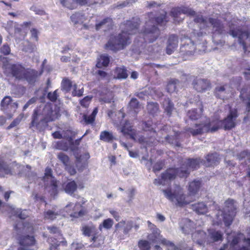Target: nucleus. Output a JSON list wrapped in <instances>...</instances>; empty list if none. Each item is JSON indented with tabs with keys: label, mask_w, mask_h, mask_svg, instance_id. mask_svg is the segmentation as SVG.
<instances>
[{
	"label": "nucleus",
	"mask_w": 250,
	"mask_h": 250,
	"mask_svg": "<svg viewBox=\"0 0 250 250\" xmlns=\"http://www.w3.org/2000/svg\"><path fill=\"white\" fill-rule=\"evenodd\" d=\"M139 22V20L134 19L133 21H128L126 23L122 24V33L111 35L105 44V47L115 51L124 49L130 43L129 35L137 33Z\"/></svg>",
	"instance_id": "nucleus-1"
},
{
	"label": "nucleus",
	"mask_w": 250,
	"mask_h": 250,
	"mask_svg": "<svg viewBox=\"0 0 250 250\" xmlns=\"http://www.w3.org/2000/svg\"><path fill=\"white\" fill-rule=\"evenodd\" d=\"M119 129L125 136L128 135L132 139L135 141H138L140 143L144 142L145 138L138 135L134 130L132 129V126L130 125V124L128 122H125L121 127L119 128Z\"/></svg>",
	"instance_id": "nucleus-12"
},
{
	"label": "nucleus",
	"mask_w": 250,
	"mask_h": 250,
	"mask_svg": "<svg viewBox=\"0 0 250 250\" xmlns=\"http://www.w3.org/2000/svg\"><path fill=\"white\" fill-rule=\"evenodd\" d=\"M138 247L141 250H150L151 248L150 243L146 240H144L139 241Z\"/></svg>",
	"instance_id": "nucleus-48"
},
{
	"label": "nucleus",
	"mask_w": 250,
	"mask_h": 250,
	"mask_svg": "<svg viewBox=\"0 0 250 250\" xmlns=\"http://www.w3.org/2000/svg\"><path fill=\"white\" fill-rule=\"evenodd\" d=\"M215 95L223 100L227 99L231 95V88L228 84L218 85L215 89Z\"/></svg>",
	"instance_id": "nucleus-15"
},
{
	"label": "nucleus",
	"mask_w": 250,
	"mask_h": 250,
	"mask_svg": "<svg viewBox=\"0 0 250 250\" xmlns=\"http://www.w3.org/2000/svg\"><path fill=\"white\" fill-rule=\"evenodd\" d=\"M77 85L76 84H74L73 86V91H72V95L74 96H78L80 97L83 95V88H81L77 90Z\"/></svg>",
	"instance_id": "nucleus-56"
},
{
	"label": "nucleus",
	"mask_w": 250,
	"mask_h": 250,
	"mask_svg": "<svg viewBox=\"0 0 250 250\" xmlns=\"http://www.w3.org/2000/svg\"><path fill=\"white\" fill-rule=\"evenodd\" d=\"M165 21H166L165 13L155 20L152 19L147 21L142 31L144 40L149 42H153L156 40L160 35V31L155 27V22L161 24Z\"/></svg>",
	"instance_id": "nucleus-6"
},
{
	"label": "nucleus",
	"mask_w": 250,
	"mask_h": 250,
	"mask_svg": "<svg viewBox=\"0 0 250 250\" xmlns=\"http://www.w3.org/2000/svg\"><path fill=\"white\" fill-rule=\"evenodd\" d=\"M66 170L68 171V172L71 175H73L76 174V171L73 167L70 166L69 164L67 166L65 167Z\"/></svg>",
	"instance_id": "nucleus-59"
},
{
	"label": "nucleus",
	"mask_w": 250,
	"mask_h": 250,
	"mask_svg": "<svg viewBox=\"0 0 250 250\" xmlns=\"http://www.w3.org/2000/svg\"><path fill=\"white\" fill-rule=\"evenodd\" d=\"M61 215H64L61 211H55L49 210L44 213V218L50 220H54Z\"/></svg>",
	"instance_id": "nucleus-29"
},
{
	"label": "nucleus",
	"mask_w": 250,
	"mask_h": 250,
	"mask_svg": "<svg viewBox=\"0 0 250 250\" xmlns=\"http://www.w3.org/2000/svg\"><path fill=\"white\" fill-rule=\"evenodd\" d=\"M47 97L51 101H55L57 98V90H55L52 93L49 92L48 94Z\"/></svg>",
	"instance_id": "nucleus-60"
},
{
	"label": "nucleus",
	"mask_w": 250,
	"mask_h": 250,
	"mask_svg": "<svg viewBox=\"0 0 250 250\" xmlns=\"http://www.w3.org/2000/svg\"><path fill=\"white\" fill-rule=\"evenodd\" d=\"M237 117V110L235 109H230L229 113L227 117L223 121H216L215 123L207 121L204 124H196V128H189L190 132L193 135H196L206 132H214L218 129V125L221 123L225 130L230 129L236 125L235 120Z\"/></svg>",
	"instance_id": "nucleus-4"
},
{
	"label": "nucleus",
	"mask_w": 250,
	"mask_h": 250,
	"mask_svg": "<svg viewBox=\"0 0 250 250\" xmlns=\"http://www.w3.org/2000/svg\"><path fill=\"white\" fill-rule=\"evenodd\" d=\"M193 87L197 91L203 92L210 88L209 82L205 79H197L193 83Z\"/></svg>",
	"instance_id": "nucleus-21"
},
{
	"label": "nucleus",
	"mask_w": 250,
	"mask_h": 250,
	"mask_svg": "<svg viewBox=\"0 0 250 250\" xmlns=\"http://www.w3.org/2000/svg\"><path fill=\"white\" fill-rule=\"evenodd\" d=\"M161 244L165 246L167 248V250H181L175 246L172 242L165 238L161 239Z\"/></svg>",
	"instance_id": "nucleus-45"
},
{
	"label": "nucleus",
	"mask_w": 250,
	"mask_h": 250,
	"mask_svg": "<svg viewBox=\"0 0 250 250\" xmlns=\"http://www.w3.org/2000/svg\"><path fill=\"white\" fill-rule=\"evenodd\" d=\"M236 204L232 199H229L225 202V207L224 211L219 210L217 214L218 224L222 221L226 226H229L232 223L233 218L235 215Z\"/></svg>",
	"instance_id": "nucleus-8"
},
{
	"label": "nucleus",
	"mask_w": 250,
	"mask_h": 250,
	"mask_svg": "<svg viewBox=\"0 0 250 250\" xmlns=\"http://www.w3.org/2000/svg\"><path fill=\"white\" fill-rule=\"evenodd\" d=\"M1 109L7 115L8 119H11L18 107V104L13 102L10 96H5L2 100L1 103Z\"/></svg>",
	"instance_id": "nucleus-10"
},
{
	"label": "nucleus",
	"mask_w": 250,
	"mask_h": 250,
	"mask_svg": "<svg viewBox=\"0 0 250 250\" xmlns=\"http://www.w3.org/2000/svg\"><path fill=\"white\" fill-rule=\"evenodd\" d=\"M199 161L197 159H188L184 162V164L180 167V169L169 168L162 174L161 179L154 180V184L156 185H165L168 181L175 178L177 175L181 177H187L191 169L198 168Z\"/></svg>",
	"instance_id": "nucleus-5"
},
{
	"label": "nucleus",
	"mask_w": 250,
	"mask_h": 250,
	"mask_svg": "<svg viewBox=\"0 0 250 250\" xmlns=\"http://www.w3.org/2000/svg\"><path fill=\"white\" fill-rule=\"evenodd\" d=\"M100 139L101 140L106 142H111L116 140L115 137L111 132L107 131H104L101 132Z\"/></svg>",
	"instance_id": "nucleus-31"
},
{
	"label": "nucleus",
	"mask_w": 250,
	"mask_h": 250,
	"mask_svg": "<svg viewBox=\"0 0 250 250\" xmlns=\"http://www.w3.org/2000/svg\"><path fill=\"white\" fill-rule=\"evenodd\" d=\"M201 185L199 181H193L190 183L188 187L189 195L186 197L182 188L179 186H176L174 188H167L163 191L165 197L181 206L189 204L192 201V196L194 195L198 191Z\"/></svg>",
	"instance_id": "nucleus-3"
},
{
	"label": "nucleus",
	"mask_w": 250,
	"mask_h": 250,
	"mask_svg": "<svg viewBox=\"0 0 250 250\" xmlns=\"http://www.w3.org/2000/svg\"><path fill=\"white\" fill-rule=\"evenodd\" d=\"M182 46L180 47V53L183 56H190L193 54L195 47L190 39L184 37L181 39Z\"/></svg>",
	"instance_id": "nucleus-14"
},
{
	"label": "nucleus",
	"mask_w": 250,
	"mask_h": 250,
	"mask_svg": "<svg viewBox=\"0 0 250 250\" xmlns=\"http://www.w3.org/2000/svg\"><path fill=\"white\" fill-rule=\"evenodd\" d=\"M207 234L202 230L196 231L192 234V237L194 242H196L200 245L207 241Z\"/></svg>",
	"instance_id": "nucleus-25"
},
{
	"label": "nucleus",
	"mask_w": 250,
	"mask_h": 250,
	"mask_svg": "<svg viewBox=\"0 0 250 250\" xmlns=\"http://www.w3.org/2000/svg\"><path fill=\"white\" fill-rule=\"evenodd\" d=\"M35 244V239L33 237L26 236L23 237L20 240V247L18 250H33L31 247Z\"/></svg>",
	"instance_id": "nucleus-20"
},
{
	"label": "nucleus",
	"mask_w": 250,
	"mask_h": 250,
	"mask_svg": "<svg viewBox=\"0 0 250 250\" xmlns=\"http://www.w3.org/2000/svg\"><path fill=\"white\" fill-rule=\"evenodd\" d=\"M92 97L89 96L85 97L82 100L80 101V104L82 106L86 107L88 106Z\"/></svg>",
	"instance_id": "nucleus-57"
},
{
	"label": "nucleus",
	"mask_w": 250,
	"mask_h": 250,
	"mask_svg": "<svg viewBox=\"0 0 250 250\" xmlns=\"http://www.w3.org/2000/svg\"><path fill=\"white\" fill-rule=\"evenodd\" d=\"M63 138L66 139L69 145H72L73 142V138L75 137L76 133L70 129H67L62 131Z\"/></svg>",
	"instance_id": "nucleus-38"
},
{
	"label": "nucleus",
	"mask_w": 250,
	"mask_h": 250,
	"mask_svg": "<svg viewBox=\"0 0 250 250\" xmlns=\"http://www.w3.org/2000/svg\"><path fill=\"white\" fill-rule=\"evenodd\" d=\"M51 172L50 168H46L43 180L45 188L51 193V194L55 195L57 191V182L54 177H52Z\"/></svg>",
	"instance_id": "nucleus-11"
},
{
	"label": "nucleus",
	"mask_w": 250,
	"mask_h": 250,
	"mask_svg": "<svg viewBox=\"0 0 250 250\" xmlns=\"http://www.w3.org/2000/svg\"><path fill=\"white\" fill-rule=\"evenodd\" d=\"M128 76L126 69L123 67H118L115 70L114 77L118 79H125Z\"/></svg>",
	"instance_id": "nucleus-30"
},
{
	"label": "nucleus",
	"mask_w": 250,
	"mask_h": 250,
	"mask_svg": "<svg viewBox=\"0 0 250 250\" xmlns=\"http://www.w3.org/2000/svg\"><path fill=\"white\" fill-rule=\"evenodd\" d=\"M133 227V222L131 220H122L115 226V232L122 230L124 234H127Z\"/></svg>",
	"instance_id": "nucleus-17"
},
{
	"label": "nucleus",
	"mask_w": 250,
	"mask_h": 250,
	"mask_svg": "<svg viewBox=\"0 0 250 250\" xmlns=\"http://www.w3.org/2000/svg\"><path fill=\"white\" fill-rule=\"evenodd\" d=\"M77 185L75 181H70L66 184L64 187L65 191L72 195L77 189Z\"/></svg>",
	"instance_id": "nucleus-36"
},
{
	"label": "nucleus",
	"mask_w": 250,
	"mask_h": 250,
	"mask_svg": "<svg viewBox=\"0 0 250 250\" xmlns=\"http://www.w3.org/2000/svg\"><path fill=\"white\" fill-rule=\"evenodd\" d=\"M24 117L23 114H20L7 127V129L9 130L17 125H18L21 122Z\"/></svg>",
	"instance_id": "nucleus-49"
},
{
	"label": "nucleus",
	"mask_w": 250,
	"mask_h": 250,
	"mask_svg": "<svg viewBox=\"0 0 250 250\" xmlns=\"http://www.w3.org/2000/svg\"><path fill=\"white\" fill-rule=\"evenodd\" d=\"M78 205L77 204H76L74 206L73 203H70L65 206V211L67 213H70L71 216L75 217L81 216L83 214V212L82 210L78 212L76 211V208H78Z\"/></svg>",
	"instance_id": "nucleus-24"
},
{
	"label": "nucleus",
	"mask_w": 250,
	"mask_h": 250,
	"mask_svg": "<svg viewBox=\"0 0 250 250\" xmlns=\"http://www.w3.org/2000/svg\"><path fill=\"white\" fill-rule=\"evenodd\" d=\"M163 105L165 111L168 115H170L173 109V104L171 103L169 99H165L163 102Z\"/></svg>",
	"instance_id": "nucleus-41"
},
{
	"label": "nucleus",
	"mask_w": 250,
	"mask_h": 250,
	"mask_svg": "<svg viewBox=\"0 0 250 250\" xmlns=\"http://www.w3.org/2000/svg\"><path fill=\"white\" fill-rule=\"evenodd\" d=\"M82 246L81 244L78 243H73L71 246V250H81Z\"/></svg>",
	"instance_id": "nucleus-62"
},
{
	"label": "nucleus",
	"mask_w": 250,
	"mask_h": 250,
	"mask_svg": "<svg viewBox=\"0 0 250 250\" xmlns=\"http://www.w3.org/2000/svg\"><path fill=\"white\" fill-rule=\"evenodd\" d=\"M223 234L218 230L213 229L208 230V234L207 236V242L208 243H212L219 240H222Z\"/></svg>",
	"instance_id": "nucleus-22"
},
{
	"label": "nucleus",
	"mask_w": 250,
	"mask_h": 250,
	"mask_svg": "<svg viewBox=\"0 0 250 250\" xmlns=\"http://www.w3.org/2000/svg\"><path fill=\"white\" fill-rule=\"evenodd\" d=\"M109 62V58L107 55L104 54L100 56L98 59L96 66L98 68H101L103 66H106Z\"/></svg>",
	"instance_id": "nucleus-34"
},
{
	"label": "nucleus",
	"mask_w": 250,
	"mask_h": 250,
	"mask_svg": "<svg viewBox=\"0 0 250 250\" xmlns=\"http://www.w3.org/2000/svg\"><path fill=\"white\" fill-rule=\"evenodd\" d=\"M12 74L16 79L27 81L30 83H34L42 72H38L34 70L25 69L20 64H13L10 67Z\"/></svg>",
	"instance_id": "nucleus-7"
},
{
	"label": "nucleus",
	"mask_w": 250,
	"mask_h": 250,
	"mask_svg": "<svg viewBox=\"0 0 250 250\" xmlns=\"http://www.w3.org/2000/svg\"><path fill=\"white\" fill-rule=\"evenodd\" d=\"M101 100L106 103H109L111 102H113V94L112 92H108L106 96L101 98Z\"/></svg>",
	"instance_id": "nucleus-55"
},
{
	"label": "nucleus",
	"mask_w": 250,
	"mask_h": 250,
	"mask_svg": "<svg viewBox=\"0 0 250 250\" xmlns=\"http://www.w3.org/2000/svg\"><path fill=\"white\" fill-rule=\"evenodd\" d=\"M10 169L8 167L0 160V175L4 176L5 175L10 174Z\"/></svg>",
	"instance_id": "nucleus-47"
},
{
	"label": "nucleus",
	"mask_w": 250,
	"mask_h": 250,
	"mask_svg": "<svg viewBox=\"0 0 250 250\" xmlns=\"http://www.w3.org/2000/svg\"><path fill=\"white\" fill-rule=\"evenodd\" d=\"M98 113V108L96 107L93 111L92 114L89 116L84 115L83 120L87 124H92L95 120L96 115Z\"/></svg>",
	"instance_id": "nucleus-43"
},
{
	"label": "nucleus",
	"mask_w": 250,
	"mask_h": 250,
	"mask_svg": "<svg viewBox=\"0 0 250 250\" xmlns=\"http://www.w3.org/2000/svg\"><path fill=\"white\" fill-rule=\"evenodd\" d=\"M114 224L113 220L111 218H107L104 220L102 224L99 225L100 230H102L103 228L109 229L112 228Z\"/></svg>",
	"instance_id": "nucleus-44"
},
{
	"label": "nucleus",
	"mask_w": 250,
	"mask_h": 250,
	"mask_svg": "<svg viewBox=\"0 0 250 250\" xmlns=\"http://www.w3.org/2000/svg\"><path fill=\"white\" fill-rule=\"evenodd\" d=\"M178 82V80H174L170 81L167 85V89L168 92L172 93L176 90V83Z\"/></svg>",
	"instance_id": "nucleus-52"
},
{
	"label": "nucleus",
	"mask_w": 250,
	"mask_h": 250,
	"mask_svg": "<svg viewBox=\"0 0 250 250\" xmlns=\"http://www.w3.org/2000/svg\"><path fill=\"white\" fill-rule=\"evenodd\" d=\"M109 212L114 218L116 221H118L120 219V215L118 212L112 209H109Z\"/></svg>",
	"instance_id": "nucleus-58"
},
{
	"label": "nucleus",
	"mask_w": 250,
	"mask_h": 250,
	"mask_svg": "<svg viewBox=\"0 0 250 250\" xmlns=\"http://www.w3.org/2000/svg\"><path fill=\"white\" fill-rule=\"evenodd\" d=\"M171 14L175 21L180 22L184 19V17H181L182 14L194 16L195 12L191 8L182 7L173 8L171 11Z\"/></svg>",
	"instance_id": "nucleus-13"
},
{
	"label": "nucleus",
	"mask_w": 250,
	"mask_h": 250,
	"mask_svg": "<svg viewBox=\"0 0 250 250\" xmlns=\"http://www.w3.org/2000/svg\"><path fill=\"white\" fill-rule=\"evenodd\" d=\"M230 34L233 37H237L238 38L239 43L241 44L243 46V49L245 51L247 50L248 51L245 43L244 42V40L248 39L249 37V35L247 32H244L239 29L232 30L230 31ZM249 51L250 52V50H249Z\"/></svg>",
	"instance_id": "nucleus-19"
},
{
	"label": "nucleus",
	"mask_w": 250,
	"mask_h": 250,
	"mask_svg": "<svg viewBox=\"0 0 250 250\" xmlns=\"http://www.w3.org/2000/svg\"><path fill=\"white\" fill-rule=\"evenodd\" d=\"M60 116L59 107L47 104L44 107L40 106L34 110L32 116L31 126L42 129L47 125V123L53 121Z\"/></svg>",
	"instance_id": "nucleus-2"
},
{
	"label": "nucleus",
	"mask_w": 250,
	"mask_h": 250,
	"mask_svg": "<svg viewBox=\"0 0 250 250\" xmlns=\"http://www.w3.org/2000/svg\"><path fill=\"white\" fill-rule=\"evenodd\" d=\"M73 1V3H64V0H62V4L63 6L67 7L70 9H73L77 7L78 5H89L93 3H101L103 2H100L99 0L93 1L92 0H71Z\"/></svg>",
	"instance_id": "nucleus-18"
},
{
	"label": "nucleus",
	"mask_w": 250,
	"mask_h": 250,
	"mask_svg": "<svg viewBox=\"0 0 250 250\" xmlns=\"http://www.w3.org/2000/svg\"><path fill=\"white\" fill-rule=\"evenodd\" d=\"M147 224L149 228L151 229L152 233L151 234H153L155 235V238H160V242L161 243V239L163 238L162 236L160 235V231L157 229L155 225L152 224L150 221H147Z\"/></svg>",
	"instance_id": "nucleus-42"
},
{
	"label": "nucleus",
	"mask_w": 250,
	"mask_h": 250,
	"mask_svg": "<svg viewBox=\"0 0 250 250\" xmlns=\"http://www.w3.org/2000/svg\"><path fill=\"white\" fill-rule=\"evenodd\" d=\"M56 148L59 149L66 151L68 149V145L63 141H58L57 143Z\"/></svg>",
	"instance_id": "nucleus-54"
},
{
	"label": "nucleus",
	"mask_w": 250,
	"mask_h": 250,
	"mask_svg": "<svg viewBox=\"0 0 250 250\" xmlns=\"http://www.w3.org/2000/svg\"><path fill=\"white\" fill-rule=\"evenodd\" d=\"M72 82L68 79L65 78L63 79L62 82V88L63 90L67 92L69 91L71 88H73Z\"/></svg>",
	"instance_id": "nucleus-46"
},
{
	"label": "nucleus",
	"mask_w": 250,
	"mask_h": 250,
	"mask_svg": "<svg viewBox=\"0 0 250 250\" xmlns=\"http://www.w3.org/2000/svg\"><path fill=\"white\" fill-rule=\"evenodd\" d=\"M193 210L199 214H204L207 212L208 208L203 203H199L192 205Z\"/></svg>",
	"instance_id": "nucleus-33"
},
{
	"label": "nucleus",
	"mask_w": 250,
	"mask_h": 250,
	"mask_svg": "<svg viewBox=\"0 0 250 250\" xmlns=\"http://www.w3.org/2000/svg\"><path fill=\"white\" fill-rule=\"evenodd\" d=\"M1 51L4 55H8L10 52V47L7 45H4L1 49Z\"/></svg>",
	"instance_id": "nucleus-61"
},
{
	"label": "nucleus",
	"mask_w": 250,
	"mask_h": 250,
	"mask_svg": "<svg viewBox=\"0 0 250 250\" xmlns=\"http://www.w3.org/2000/svg\"><path fill=\"white\" fill-rule=\"evenodd\" d=\"M148 239L152 242H157L160 241V238H155L153 234H150L147 236Z\"/></svg>",
	"instance_id": "nucleus-64"
},
{
	"label": "nucleus",
	"mask_w": 250,
	"mask_h": 250,
	"mask_svg": "<svg viewBox=\"0 0 250 250\" xmlns=\"http://www.w3.org/2000/svg\"><path fill=\"white\" fill-rule=\"evenodd\" d=\"M178 45V39L177 36L171 35L169 37L167 45L166 48L167 53L170 55L176 49Z\"/></svg>",
	"instance_id": "nucleus-23"
},
{
	"label": "nucleus",
	"mask_w": 250,
	"mask_h": 250,
	"mask_svg": "<svg viewBox=\"0 0 250 250\" xmlns=\"http://www.w3.org/2000/svg\"><path fill=\"white\" fill-rule=\"evenodd\" d=\"M71 20L74 24L82 23L85 21L84 15L81 13H76L71 16Z\"/></svg>",
	"instance_id": "nucleus-35"
},
{
	"label": "nucleus",
	"mask_w": 250,
	"mask_h": 250,
	"mask_svg": "<svg viewBox=\"0 0 250 250\" xmlns=\"http://www.w3.org/2000/svg\"><path fill=\"white\" fill-rule=\"evenodd\" d=\"M57 157L65 167L69 164V158L64 153L62 152L59 153L57 155Z\"/></svg>",
	"instance_id": "nucleus-51"
},
{
	"label": "nucleus",
	"mask_w": 250,
	"mask_h": 250,
	"mask_svg": "<svg viewBox=\"0 0 250 250\" xmlns=\"http://www.w3.org/2000/svg\"><path fill=\"white\" fill-rule=\"evenodd\" d=\"M206 161L205 163L206 166L210 167L218 164L220 158L217 153L208 154L206 157Z\"/></svg>",
	"instance_id": "nucleus-26"
},
{
	"label": "nucleus",
	"mask_w": 250,
	"mask_h": 250,
	"mask_svg": "<svg viewBox=\"0 0 250 250\" xmlns=\"http://www.w3.org/2000/svg\"><path fill=\"white\" fill-rule=\"evenodd\" d=\"M52 136L55 139L63 138L62 131L61 132L60 131H56L52 133Z\"/></svg>",
	"instance_id": "nucleus-63"
},
{
	"label": "nucleus",
	"mask_w": 250,
	"mask_h": 250,
	"mask_svg": "<svg viewBox=\"0 0 250 250\" xmlns=\"http://www.w3.org/2000/svg\"><path fill=\"white\" fill-rule=\"evenodd\" d=\"M220 250H250V239H246L242 233L233 236L230 244L224 245Z\"/></svg>",
	"instance_id": "nucleus-9"
},
{
	"label": "nucleus",
	"mask_w": 250,
	"mask_h": 250,
	"mask_svg": "<svg viewBox=\"0 0 250 250\" xmlns=\"http://www.w3.org/2000/svg\"><path fill=\"white\" fill-rule=\"evenodd\" d=\"M112 20L110 18H107L99 23H97L95 25L96 30H99L101 28H108L112 25Z\"/></svg>",
	"instance_id": "nucleus-32"
},
{
	"label": "nucleus",
	"mask_w": 250,
	"mask_h": 250,
	"mask_svg": "<svg viewBox=\"0 0 250 250\" xmlns=\"http://www.w3.org/2000/svg\"><path fill=\"white\" fill-rule=\"evenodd\" d=\"M15 215L18 216L21 219H25L28 215V211L26 210H21V209H17L14 210Z\"/></svg>",
	"instance_id": "nucleus-53"
},
{
	"label": "nucleus",
	"mask_w": 250,
	"mask_h": 250,
	"mask_svg": "<svg viewBox=\"0 0 250 250\" xmlns=\"http://www.w3.org/2000/svg\"><path fill=\"white\" fill-rule=\"evenodd\" d=\"M202 113V109H193L189 110L188 113V116L191 120H197L201 117Z\"/></svg>",
	"instance_id": "nucleus-40"
},
{
	"label": "nucleus",
	"mask_w": 250,
	"mask_h": 250,
	"mask_svg": "<svg viewBox=\"0 0 250 250\" xmlns=\"http://www.w3.org/2000/svg\"><path fill=\"white\" fill-rule=\"evenodd\" d=\"M95 229V228L93 226H84L82 227V230L84 235L89 236Z\"/></svg>",
	"instance_id": "nucleus-50"
},
{
	"label": "nucleus",
	"mask_w": 250,
	"mask_h": 250,
	"mask_svg": "<svg viewBox=\"0 0 250 250\" xmlns=\"http://www.w3.org/2000/svg\"><path fill=\"white\" fill-rule=\"evenodd\" d=\"M181 227L184 233H188L194 228V223L187 218L184 219L181 223Z\"/></svg>",
	"instance_id": "nucleus-27"
},
{
	"label": "nucleus",
	"mask_w": 250,
	"mask_h": 250,
	"mask_svg": "<svg viewBox=\"0 0 250 250\" xmlns=\"http://www.w3.org/2000/svg\"><path fill=\"white\" fill-rule=\"evenodd\" d=\"M194 21L196 22H201L203 24L208 26V24H210L213 26V28L215 31H220L221 28V23L219 21L213 19L211 18L209 19H204L202 16H198L194 19Z\"/></svg>",
	"instance_id": "nucleus-16"
},
{
	"label": "nucleus",
	"mask_w": 250,
	"mask_h": 250,
	"mask_svg": "<svg viewBox=\"0 0 250 250\" xmlns=\"http://www.w3.org/2000/svg\"><path fill=\"white\" fill-rule=\"evenodd\" d=\"M128 107L130 110L134 111L136 113L141 108V105L139 103L136 99L132 98L129 103Z\"/></svg>",
	"instance_id": "nucleus-39"
},
{
	"label": "nucleus",
	"mask_w": 250,
	"mask_h": 250,
	"mask_svg": "<svg viewBox=\"0 0 250 250\" xmlns=\"http://www.w3.org/2000/svg\"><path fill=\"white\" fill-rule=\"evenodd\" d=\"M240 96L246 102L249 108L250 107V87L242 89Z\"/></svg>",
	"instance_id": "nucleus-28"
},
{
	"label": "nucleus",
	"mask_w": 250,
	"mask_h": 250,
	"mask_svg": "<svg viewBox=\"0 0 250 250\" xmlns=\"http://www.w3.org/2000/svg\"><path fill=\"white\" fill-rule=\"evenodd\" d=\"M147 110L149 114L154 116L159 112V105L156 103L149 102L147 105Z\"/></svg>",
	"instance_id": "nucleus-37"
}]
</instances>
